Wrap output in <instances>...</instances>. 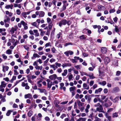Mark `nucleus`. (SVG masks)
Masks as SVG:
<instances>
[{
	"mask_svg": "<svg viewBox=\"0 0 121 121\" xmlns=\"http://www.w3.org/2000/svg\"><path fill=\"white\" fill-rule=\"evenodd\" d=\"M80 73L81 75L82 76L84 75H85L87 76L88 75V74L86 73L83 72H80Z\"/></svg>",
	"mask_w": 121,
	"mask_h": 121,
	"instance_id": "obj_32",
	"label": "nucleus"
},
{
	"mask_svg": "<svg viewBox=\"0 0 121 121\" xmlns=\"http://www.w3.org/2000/svg\"><path fill=\"white\" fill-rule=\"evenodd\" d=\"M13 5L14 7H17L19 8H20L22 7V6L20 4H17V3H14Z\"/></svg>",
	"mask_w": 121,
	"mask_h": 121,
	"instance_id": "obj_18",
	"label": "nucleus"
},
{
	"mask_svg": "<svg viewBox=\"0 0 121 121\" xmlns=\"http://www.w3.org/2000/svg\"><path fill=\"white\" fill-rule=\"evenodd\" d=\"M83 87L84 89L88 90L89 88V86H88L86 83H84L83 84Z\"/></svg>",
	"mask_w": 121,
	"mask_h": 121,
	"instance_id": "obj_17",
	"label": "nucleus"
},
{
	"mask_svg": "<svg viewBox=\"0 0 121 121\" xmlns=\"http://www.w3.org/2000/svg\"><path fill=\"white\" fill-rule=\"evenodd\" d=\"M21 15L22 16L25 18H26L27 17L26 15V14L25 12H22V13Z\"/></svg>",
	"mask_w": 121,
	"mask_h": 121,
	"instance_id": "obj_35",
	"label": "nucleus"
},
{
	"mask_svg": "<svg viewBox=\"0 0 121 121\" xmlns=\"http://www.w3.org/2000/svg\"><path fill=\"white\" fill-rule=\"evenodd\" d=\"M6 85V84L5 83L4 81H2L1 82V84L0 86V88H1L5 87Z\"/></svg>",
	"mask_w": 121,
	"mask_h": 121,
	"instance_id": "obj_10",
	"label": "nucleus"
},
{
	"mask_svg": "<svg viewBox=\"0 0 121 121\" xmlns=\"http://www.w3.org/2000/svg\"><path fill=\"white\" fill-rule=\"evenodd\" d=\"M45 119L46 121H49L50 120V118L48 117H46L45 118Z\"/></svg>",
	"mask_w": 121,
	"mask_h": 121,
	"instance_id": "obj_60",
	"label": "nucleus"
},
{
	"mask_svg": "<svg viewBox=\"0 0 121 121\" xmlns=\"http://www.w3.org/2000/svg\"><path fill=\"white\" fill-rule=\"evenodd\" d=\"M115 9H110L109 11V13H113L115 12Z\"/></svg>",
	"mask_w": 121,
	"mask_h": 121,
	"instance_id": "obj_39",
	"label": "nucleus"
},
{
	"mask_svg": "<svg viewBox=\"0 0 121 121\" xmlns=\"http://www.w3.org/2000/svg\"><path fill=\"white\" fill-rule=\"evenodd\" d=\"M26 85L25 86V89H29L30 88L29 86L28 85V84L27 83H26Z\"/></svg>",
	"mask_w": 121,
	"mask_h": 121,
	"instance_id": "obj_54",
	"label": "nucleus"
},
{
	"mask_svg": "<svg viewBox=\"0 0 121 121\" xmlns=\"http://www.w3.org/2000/svg\"><path fill=\"white\" fill-rule=\"evenodd\" d=\"M80 77V76L79 75H76L75 77V79L76 80H78L79 79Z\"/></svg>",
	"mask_w": 121,
	"mask_h": 121,
	"instance_id": "obj_58",
	"label": "nucleus"
},
{
	"mask_svg": "<svg viewBox=\"0 0 121 121\" xmlns=\"http://www.w3.org/2000/svg\"><path fill=\"white\" fill-rule=\"evenodd\" d=\"M104 63L105 64H107L110 61L109 58L108 57H106L104 60Z\"/></svg>",
	"mask_w": 121,
	"mask_h": 121,
	"instance_id": "obj_11",
	"label": "nucleus"
},
{
	"mask_svg": "<svg viewBox=\"0 0 121 121\" xmlns=\"http://www.w3.org/2000/svg\"><path fill=\"white\" fill-rule=\"evenodd\" d=\"M12 51L10 49L7 50L6 52V53L10 55L12 53Z\"/></svg>",
	"mask_w": 121,
	"mask_h": 121,
	"instance_id": "obj_24",
	"label": "nucleus"
},
{
	"mask_svg": "<svg viewBox=\"0 0 121 121\" xmlns=\"http://www.w3.org/2000/svg\"><path fill=\"white\" fill-rule=\"evenodd\" d=\"M10 20V19L7 15L5 16V19L4 20V22L6 23V22H8Z\"/></svg>",
	"mask_w": 121,
	"mask_h": 121,
	"instance_id": "obj_13",
	"label": "nucleus"
},
{
	"mask_svg": "<svg viewBox=\"0 0 121 121\" xmlns=\"http://www.w3.org/2000/svg\"><path fill=\"white\" fill-rule=\"evenodd\" d=\"M99 83L100 85H101L103 86H104L106 84V82L105 81H103L102 82H99Z\"/></svg>",
	"mask_w": 121,
	"mask_h": 121,
	"instance_id": "obj_30",
	"label": "nucleus"
},
{
	"mask_svg": "<svg viewBox=\"0 0 121 121\" xmlns=\"http://www.w3.org/2000/svg\"><path fill=\"white\" fill-rule=\"evenodd\" d=\"M32 95L30 93L26 94L24 95V98L26 99L28 98L29 99H32Z\"/></svg>",
	"mask_w": 121,
	"mask_h": 121,
	"instance_id": "obj_7",
	"label": "nucleus"
},
{
	"mask_svg": "<svg viewBox=\"0 0 121 121\" xmlns=\"http://www.w3.org/2000/svg\"><path fill=\"white\" fill-rule=\"evenodd\" d=\"M2 68V71L4 73H5V72L6 71H7L8 70L9 67L8 66L3 65Z\"/></svg>",
	"mask_w": 121,
	"mask_h": 121,
	"instance_id": "obj_8",
	"label": "nucleus"
},
{
	"mask_svg": "<svg viewBox=\"0 0 121 121\" xmlns=\"http://www.w3.org/2000/svg\"><path fill=\"white\" fill-rule=\"evenodd\" d=\"M112 117L113 118L116 117H118L117 113L115 112L112 114Z\"/></svg>",
	"mask_w": 121,
	"mask_h": 121,
	"instance_id": "obj_33",
	"label": "nucleus"
},
{
	"mask_svg": "<svg viewBox=\"0 0 121 121\" xmlns=\"http://www.w3.org/2000/svg\"><path fill=\"white\" fill-rule=\"evenodd\" d=\"M56 61V60L53 58H52L50 60V62L51 63H52L53 62H55Z\"/></svg>",
	"mask_w": 121,
	"mask_h": 121,
	"instance_id": "obj_48",
	"label": "nucleus"
},
{
	"mask_svg": "<svg viewBox=\"0 0 121 121\" xmlns=\"http://www.w3.org/2000/svg\"><path fill=\"white\" fill-rule=\"evenodd\" d=\"M71 61L73 63H76L77 62V61L76 60V59H71Z\"/></svg>",
	"mask_w": 121,
	"mask_h": 121,
	"instance_id": "obj_43",
	"label": "nucleus"
},
{
	"mask_svg": "<svg viewBox=\"0 0 121 121\" xmlns=\"http://www.w3.org/2000/svg\"><path fill=\"white\" fill-rule=\"evenodd\" d=\"M72 45V43H67L65 44V46H66L68 45Z\"/></svg>",
	"mask_w": 121,
	"mask_h": 121,
	"instance_id": "obj_57",
	"label": "nucleus"
},
{
	"mask_svg": "<svg viewBox=\"0 0 121 121\" xmlns=\"http://www.w3.org/2000/svg\"><path fill=\"white\" fill-rule=\"evenodd\" d=\"M104 93H107L108 92V90L107 88H105L104 89Z\"/></svg>",
	"mask_w": 121,
	"mask_h": 121,
	"instance_id": "obj_63",
	"label": "nucleus"
},
{
	"mask_svg": "<svg viewBox=\"0 0 121 121\" xmlns=\"http://www.w3.org/2000/svg\"><path fill=\"white\" fill-rule=\"evenodd\" d=\"M35 73L36 75H38L40 74V72L38 71H36L35 72Z\"/></svg>",
	"mask_w": 121,
	"mask_h": 121,
	"instance_id": "obj_62",
	"label": "nucleus"
},
{
	"mask_svg": "<svg viewBox=\"0 0 121 121\" xmlns=\"http://www.w3.org/2000/svg\"><path fill=\"white\" fill-rule=\"evenodd\" d=\"M49 78L51 80H55L57 78V75L56 74H54L49 76Z\"/></svg>",
	"mask_w": 121,
	"mask_h": 121,
	"instance_id": "obj_6",
	"label": "nucleus"
},
{
	"mask_svg": "<svg viewBox=\"0 0 121 121\" xmlns=\"http://www.w3.org/2000/svg\"><path fill=\"white\" fill-rule=\"evenodd\" d=\"M16 12L17 14L18 15H20L21 13V12L19 9H17L16 10Z\"/></svg>",
	"mask_w": 121,
	"mask_h": 121,
	"instance_id": "obj_45",
	"label": "nucleus"
},
{
	"mask_svg": "<svg viewBox=\"0 0 121 121\" xmlns=\"http://www.w3.org/2000/svg\"><path fill=\"white\" fill-rule=\"evenodd\" d=\"M64 108V107L63 106H61L60 107L58 108V110L62 111L63 110Z\"/></svg>",
	"mask_w": 121,
	"mask_h": 121,
	"instance_id": "obj_37",
	"label": "nucleus"
},
{
	"mask_svg": "<svg viewBox=\"0 0 121 121\" xmlns=\"http://www.w3.org/2000/svg\"><path fill=\"white\" fill-rule=\"evenodd\" d=\"M66 5L65 4H64L62 7V11L65 10L66 9Z\"/></svg>",
	"mask_w": 121,
	"mask_h": 121,
	"instance_id": "obj_44",
	"label": "nucleus"
},
{
	"mask_svg": "<svg viewBox=\"0 0 121 121\" xmlns=\"http://www.w3.org/2000/svg\"><path fill=\"white\" fill-rule=\"evenodd\" d=\"M50 66L51 68L53 69L54 70H55L57 68V67L56 66L55 64H54L50 65Z\"/></svg>",
	"mask_w": 121,
	"mask_h": 121,
	"instance_id": "obj_19",
	"label": "nucleus"
},
{
	"mask_svg": "<svg viewBox=\"0 0 121 121\" xmlns=\"http://www.w3.org/2000/svg\"><path fill=\"white\" fill-rule=\"evenodd\" d=\"M106 118H107L109 121H111V117L110 116H108L107 113L106 114Z\"/></svg>",
	"mask_w": 121,
	"mask_h": 121,
	"instance_id": "obj_31",
	"label": "nucleus"
},
{
	"mask_svg": "<svg viewBox=\"0 0 121 121\" xmlns=\"http://www.w3.org/2000/svg\"><path fill=\"white\" fill-rule=\"evenodd\" d=\"M103 108L101 105H100L99 107H97L96 108V110L97 111L99 112H102L104 113V112L103 110Z\"/></svg>",
	"mask_w": 121,
	"mask_h": 121,
	"instance_id": "obj_4",
	"label": "nucleus"
},
{
	"mask_svg": "<svg viewBox=\"0 0 121 121\" xmlns=\"http://www.w3.org/2000/svg\"><path fill=\"white\" fill-rule=\"evenodd\" d=\"M19 41L18 40H16L15 43H13V45L14 47H15L17 44L19 43Z\"/></svg>",
	"mask_w": 121,
	"mask_h": 121,
	"instance_id": "obj_47",
	"label": "nucleus"
},
{
	"mask_svg": "<svg viewBox=\"0 0 121 121\" xmlns=\"http://www.w3.org/2000/svg\"><path fill=\"white\" fill-rule=\"evenodd\" d=\"M35 14L37 15H39L40 17H42L44 16L45 13L44 12L42 11H37L35 12Z\"/></svg>",
	"mask_w": 121,
	"mask_h": 121,
	"instance_id": "obj_1",
	"label": "nucleus"
},
{
	"mask_svg": "<svg viewBox=\"0 0 121 121\" xmlns=\"http://www.w3.org/2000/svg\"><path fill=\"white\" fill-rule=\"evenodd\" d=\"M45 32L44 31H41L40 33V35L42 36H43Z\"/></svg>",
	"mask_w": 121,
	"mask_h": 121,
	"instance_id": "obj_55",
	"label": "nucleus"
},
{
	"mask_svg": "<svg viewBox=\"0 0 121 121\" xmlns=\"http://www.w3.org/2000/svg\"><path fill=\"white\" fill-rule=\"evenodd\" d=\"M27 77L28 78L27 79L28 82L31 83H32L33 82L30 79V78L29 77V76H27Z\"/></svg>",
	"mask_w": 121,
	"mask_h": 121,
	"instance_id": "obj_38",
	"label": "nucleus"
},
{
	"mask_svg": "<svg viewBox=\"0 0 121 121\" xmlns=\"http://www.w3.org/2000/svg\"><path fill=\"white\" fill-rule=\"evenodd\" d=\"M68 52H69V54L70 55H72L73 54V52L71 51H68Z\"/></svg>",
	"mask_w": 121,
	"mask_h": 121,
	"instance_id": "obj_64",
	"label": "nucleus"
},
{
	"mask_svg": "<svg viewBox=\"0 0 121 121\" xmlns=\"http://www.w3.org/2000/svg\"><path fill=\"white\" fill-rule=\"evenodd\" d=\"M62 71V70L61 68H58L57 69V71L59 73H61Z\"/></svg>",
	"mask_w": 121,
	"mask_h": 121,
	"instance_id": "obj_49",
	"label": "nucleus"
},
{
	"mask_svg": "<svg viewBox=\"0 0 121 121\" xmlns=\"http://www.w3.org/2000/svg\"><path fill=\"white\" fill-rule=\"evenodd\" d=\"M101 51L103 54H104L106 52L107 49L105 47H103L101 48Z\"/></svg>",
	"mask_w": 121,
	"mask_h": 121,
	"instance_id": "obj_9",
	"label": "nucleus"
},
{
	"mask_svg": "<svg viewBox=\"0 0 121 121\" xmlns=\"http://www.w3.org/2000/svg\"><path fill=\"white\" fill-rule=\"evenodd\" d=\"M102 90L101 88H99L98 89H96L95 91V94H98Z\"/></svg>",
	"mask_w": 121,
	"mask_h": 121,
	"instance_id": "obj_16",
	"label": "nucleus"
},
{
	"mask_svg": "<svg viewBox=\"0 0 121 121\" xmlns=\"http://www.w3.org/2000/svg\"><path fill=\"white\" fill-rule=\"evenodd\" d=\"M75 89L76 87L74 86H73V87H70L69 88V90L70 92H72L75 91Z\"/></svg>",
	"mask_w": 121,
	"mask_h": 121,
	"instance_id": "obj_23",
	"label": "nucleus"
},
{
	"mask_svg": "<svg viewBox=\"0 0 121 121\" xmlns=\"http://www.w3.org/2000/svg\"><path fill=\"white\" fill-rule=\"evenodd\" d=\"M71 66V64L69 63H65L63 64L62 65L63 68L67 66Z\"/></svg>",
	"mask_w": 121,
	"mask_h": 121,
	"instance_id": "obj_12",
	"label": "nucleus"
},
{
	"mask_svg": "<svg viewBox=\"0 0 121 121\" xmlns=\"http://www.w3.org/2000/svg\"><path fill=\"white\" fill-rule=\"evenodd\" d=\"M33 112L31 111H30L28 113V115L29 117H31L32 114Z\"/></svg>",
	"mask_w": 121,
	"mask_h": 121,
	"instance_id": "obj_41",
	"label": "nucleus"
},
{
	"mask_svg": "<svg viewBox=\"0 0 121 121\" xmlns=\"http://www.w3.org/2000/svg\"><path fill=\"white\" fill-rule=\"evenodd\" d=\"M23 0H16L15 1V3L17 4H18L21 2Z\"/></svg>",
	"mask_w": 121,
	"mask_h": 121,
	"instance_id": "obj_51",
	"label": "nucleus"
},
{
	"mask_svg": "<svg viewBox=\"0 0 121 121\" xmlns=\"http://www.w3.org/2000/svg\"><path fill=\"white\" fill-rule=\"evenodd\" d=\"M77 103L78 104V105L79 106H82L83 104V103H82L80 101H77Z\"/></svg>",
	"mask_w": 121,
	"mask_h": 121,
	"instance_id": "obj_36",
	"label": "nucleus"
},
{
	"mask_svg": "<svg viewBox=\"0 0 121 121\" xmlns=\"http://www.w3.org/2000/svg\"><path fill=\"white\" fill-rule=\"evenodd\" d=\"M31 24L32 25L36 27L37 28H38V26L37 25V23L36 22H32L31 23Z\"/></svg>",
	"mask_w": 121,
	"mask_h": 121,
	"instance_id": "obj_29",
	"label": "nucleus"
},
{
	"mask_svg": "<svg viewBox=\"0 0 121 121\" xmlns=\"http://www.w3.org/2000/svg\"><path fill=\"white\" fill-rule=\"evenodd\" d=\"M98 9L100 10H103L105 9V7L100 5H98Z\"/></svg>",
	"mask_w": 121,
	"mask_h": 121,
	"instance_id": "obj_15",
	"label": "nucleus"
},
{
	"mask_svg": "<svg viewBox=\"0 0 121 121\" xmlns=\"http://www.w3.org/2000/svg\"><path fill=\"white\" fill-rule=\"evenodd\" d=\"M74 67L77 70L80 69L81 68V66L80 65H75Z\"/></svg>",
	"mask_w": 121,
	"mask_h": 121,
	"instance_id": "obj_25",
	"label": "nucleus"
},
{
	"mask_svg": "<svg viewBox=\"0 0 121 121\" xmlns=\"http://www.w3.org/2000/svg\"><path fill=\"white\" fill-rule=\"evenodd\" d=\"M68 73V71L67 69H65L64 70V72L62 73V76H66Z\"/></svg>",
	"mask_w": 121,
	"mask_h": 121,
	"instance_id": "obj_20",
	"label": "nucleus"
},
{
	"mask_svg": "<svg viewBox=\"0 0 121 121\" xmlns=\"http://www.w3.org/2000/svg\"><path fill=\"white\" fill-rule=\"evenodd\" d=\"M47 22L48 24V26L49 29H51L53 26V24L51 21V19L49 17H48L47 19Z\"/></svg>",
	"mask_w": 121,
	"mask_h": 121,
	"instance_id": "obj_2",
	"label": "nucleus"
},
{
	"mask_svg": "<svg viewBox=\"0 0 121 121\" xmlns=\"http://www.w3.org/2000/svg\"><path fill=\"white\" fill-rule=\"evenodd\" d=\"M119 100V97L117 96L115 99L113 100V102L116 103Z\"/></svg>",
	"mask_w": 121,
	"mask_h": 121,
	"instance_id": "obj_26",
	"label": "nucleus"
},
{
	"mask_svg": "<svg viewBox=\"0 0 121 121\" xmlns=\"http://www.w3.org/2000/svg\"><path fill=\"white\" fill-rule=\"evenodd\" d=\"M17 29V26H15L14 27H12L11 30H10V32L12 34H13L14 32L16 31Z\"/></svg>",
	"mask_w": 121,
	"mask_h": 121,
	"instance_id": "obj_5",
	"label": "nucleus"
},
{
	"mask_svg": "<svg viewBox=\"0 0 121 121\" xmlns=\"http://www.w3.org/2000/svg\"><path fill=\"white\" fill-rule=\"evenodd\" d=\"M94 81L93 80H91L90 82L89 85H90L91 86H92L94 84Z\"/></svg>",
	"mask_w": 121,
	"mask_h": 121,
	"instance_id": "obj_46",
	"label": "nucleus"
},
{
	"mask_svg": "<svg viewBox=\"0 0 121 121\" xmlns=\"http://www.w3.org/2000/svg\"><path fill=\"white\" fill-rule=\"evenodd\" d=\"M5 30L6 29L4 28H0V33H2V31L4 32Z\"/></svg>",
	"mask_w": 121,
	"mask_h": 121,
	"instance_id": "obj_50",
	"label": "nucleus"
},
{
	"mask_svg": "<svg viewBox=\"0 0 121 121\" xmlns=\"http://www.w3.org/2000/svg\"><path fill=\"white\" fill-rule=\"evenodd\" d=\"M67 23V21L65 19H63L61 20L59 23V26L61 27L62 25H65Z\"/></svg>",
	"mask_w": 121,
	"mask_h": 121,
	"instance_id": "obj_3",
	"label": "nucleus"
},
{
	"mask_svg": "<svg viewBox=\"0 0 121 121\" xmlns=\"http://www.w3.org/2000/svg\"><path fill=\"white\" fill-rule=\"evenodd\" d=\"M121 72L119 71H117L116 75L117 76H119L121 74Z\"/></svg>",
	"mask_w": 121,
	"mask_h": 121,
	"instance_id": "obj_61",
	"label": "nucleus"
},
{
	"mask_svg": "<svg viewBox=\"0 0 121 121\" xmlns=\"http://www.w3.org/2000/svg\"><path fill=\"white\" fill-rule=\"evenodd\" d=\"M21 23L22 24L23 26L26 25H27V23H26L23 21H21Z\"/></svg>",
	"mask_w": 121,
	"mask_h": 121,
	"instance_id": "obj_34",
	"label": "nucleus"
},
{
	"mask_svg": "<svg viewBox=\"0 0 121 121\" xmlns=\"http://www.w3.org/2000/svg\"><path fill=\"white\" fill-rule=\"evenodd\" d=\"M13 112L11 110H9L8 111L7 113H6V115L7 116H9L10 115L11 113V112Z\"/></svg>",
	"mask_w": 121,
	"mask_h": 121,
	"instance_id": "obj_28",
	"label": "nucleus"
},
{
	"mask_svg": "<svg viewBox=\"0 0 121 121\" xmlns=\"http://www.w3.org/2000/svg\"><path fill=\"white\" fill-rule=\"evenodd\" d=\"M95 121H101L100 119L98 117H95Z\"/></svg>",
	"mask_w": 121,
	"mask_h": 121,
	"instance_id": "obj_52",
	"label": "nucleus"
},
{
	"mask_svg": "<svg viewBox=\"0 0 121 121\" xmlns=\"http://www.w3.org/2000/svg\"><path fill=\"white\" fill-rule=\"evenodd\" d=\"M55 64L56 65V66L58 67H60L61 66V64L59 63H58L57 62H56L55 63Z\"/></svg>",
	"mask_w": 121,
	"mask_h": 121,
	"instance_id": "obj_42",
	"label": "nucleus"
},
{
	"mask_svg": "<svg viewBox=\"0 0 121 121\" xmlns=\"http://www.w3.org/2000/svg\"><path fill=\"white\" fill-rule=\"evenodd\" d=\"M42 102V100L40 99H37L36 100V103H39Z\"/></svg>",
	"mask_w": 121,
	"mask_h": 121,
	"instance_id": "obj_53",
	"label": "nucleus"
},
{
	"mask_svg": "<svg viewBox=\"0 0 121 121\" xmlns=\"http://www.w3.org/2000/svg\"><path fill=\"white\" fill-rule=\"evenodd\" d=\"M115 30L116 32H119V30L117 26H115Z\"/></svg>",
	"mask_w": 121,
	"mask_h": 121,
	"instance_id": "obj_56",
	"label": "nucleus"
},
{
	"mask_svg": "<svg viewBox=\"0 0 121 121\" xmlns=\"http://www.w3.org/2000/svg\"><path fill=\"white\" fill-rule=\"evenodd\" d=\"M2 56L3 59H6L7 58V56H6L4 54H3L2 55Z\"/></svg>",
	"mask_w": 121,
	"mask_h": 121,
	"instance_id": "obj_59",
	"label": "nucleus"
},
{
	"mask_svg": "<svg viewBox=\"0 0 121 121\" xmlns=\"http://www.w3.org/2000/svg\"><path fill=\"white\" fill-rule=\"evenodd\" d=\"M87 36L83 35H82L80 36V39H85L86 38Z\"/></svg>",
	"mask_w": 121,
	"mask_h": 121,
	"instance_id": "obj_27",
	"label": "nucleus"
},
{
	"mask_svg": "<svg viewBox=\"0 0 121 121\" xmlns=\"http://www.w3.org/2000/svg\"><path fill=\"white\" fill-rule=\"evenodd\" d=\"M87 76H88L91 79H93L95 78V77L94 76V74L93 73L91 74L90 75L88 74Z\"/></svg>",
	"mask_w": 121,
	"mask_h": 121,
	"instance_id": "obj_21",
	"label": "nucleus"
},
{
	"mask_svg": "<svg viewBox=\"0 0 121 121\" xmlns=\"http://www.w3.org/2000/svg\"><path fill=\"white\" fill-rule=\"evenodd\" d=\"M67 76L68 77V80L69 81L72 80L73 78V75L71 73H69Z\"/></svg>",
	"mask_w": 121,
	"mask_h": 121,
	"instance_id": "obj_14",
	"label": "nucleus"
},
{
	"mask_svg": "<svg viewBox=\"0 0 121 121\" xmlns=\"http://www.w3.org/2000/svg\"><path fill=\"white\" fill-rule=\"evenodd\" d=\"M62 34L60 32H59V33L57 34L56 36V37L58 39H59L61 35Z\"/></svg>",
	"mask_w": 121,
	"mask_h": 121,
	"instance_id": "obj_40",
	"label": "nucleus"
},
{
	"mask_svg": "<svg viewBox=\"0 0 121 121\" xmlns=\"http://www.w3.org/2000/svg\"><path fill=\"white\" fill-rule=\"evenodd\" d=\"M13 6L12 4L8 5L5 6V8L7 9H9L10 8L11 9H12Z\"/></svg>",
	"mask_w": 121,
	"mask_h": 121,
	"instance_id": "obj_22",
	"label": "nucleus"
}]
</instances>
